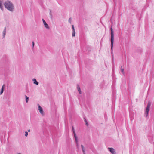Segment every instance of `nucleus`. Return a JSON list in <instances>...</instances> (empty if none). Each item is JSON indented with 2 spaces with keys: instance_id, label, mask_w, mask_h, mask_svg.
Wrapping results in <instances>:
<instances>
[{
  "instance_id": "obj_1",
  "label": "nucleus",
  "mask_w": 154,
  "mask_h": 154,
  "mask_svg": "<svg viewBox=\"0 0 154 154\" xmlns=\"http://www.w3.org/2000/svg\"><path fill=\"white\" fill-rule=\"evenodd\" d=\"M4 6L9 11L12 12L14 8L13 4L9 0L6 1L4 3Z\"/></svg>"
},
{
  "instance_id": "obj_2",
  "label": "nucleus",
  "mask_w": 154,
  "mask_h": 154,
  "mask_svg": "<svg viewBox=\"0 0 154 154\" xmlns=\"http://www.w3.org/2000/svg\"><path fill=\"white\" fill-rule=\"evenodd\" d=\"M111 30V50H112V48L113 47V44L114 42V34L113 30L112 28L111 27L110 28Z\"/></svg>"
},
{
  "instance_id": "obj_3",
  "label": "nucleus",
  "mask_w": 154,
  "mask_h": 154,
  "mask_svg": "<svg viewBox=\"0 0 154 154\" xmlns=\"http://www.w3.org/2000/svg\"><path fill=\"white\" fill-rule=\"evenodd\" d=\"M151 105V103L149 102L147 104V107L146 109L145 113L146 114V116H147L148 112L149 111L150 107Z\"/></svg>"
},
{
  "instance_id": "obj_4",
  "label": "nucleus",
  "mask_w": 154,
  "mask_h": 154,
  "mask_svg": "<svg viewBox=\"0 0 154 154\" xmlns=\"http://www.w3.org/2000/svg\"><path fill=\"white\" fill-rule=\"evenodd\" d=\"M38 110H39L40 112L42 115H44V113L42 108L39 104H38Z\"/></svg>"
},
{
  "instance_id": "obj_5",
  "label": "nucleus",
  "mask_w": 154,
  "mask_h": 154,
  "mask_svg": "<svg viewBox=\"0 0 154 154\" xmlns=\"http://www.w3.org/2000/svg\"><path fill=\"white\" fill-rule=\"evenodd\" d=\"M108 149L110 152L112 154H116L115 150L112 148H109Z\"/></svg>"
},
{
  "instance_id": "obj_6",
  "label": "nucleus",
  "mask_w": 154,
  "mask_h": 154,
  "mask_svg": "<svg viewBox=\"0 0 154 154\" xmlns=\"http://www.w3.org/2000/svg\"><path fill=\"white\" fill-rule=\"evenodd\" d=\"M42 21L44 23V24L45 26V27L47 29H49V27L48 25V24L46 23V22L44 20V19H42Z\"/></svg>"
},
{
  "instance_id": "obj_7",
  "label": "nucleus",
  "mask_w": 154,
  "mask_h": 154,
  "mask_svg": "<svg viewBox=\"0 0 154 154\" xmlns=\"http://www.w3.org/2000/svg\"><path fill=\"white\" fill-rule=\"evenodd\" d=\"M3 3V1L2 0H0V9L2 10H3V6L2 4Z\"/></svg>"
},
{
  "instance_id": "obj_8",
  "label": "nucleus",
  "mask_w": 154,
  "mask_h": 154,
  "mask_svg": "<svg viewBox=\"0 0 154 154\" xmlns=\"http://www.w3.org/2000/svg\"><path fill=\"white\" fill-rule=\"evenodd\" d=\"M6 30V28L5 27L3 32V37L4 38L5 35Z\"/></svg>"
},
{
  "instance_id": "obj_9",
  "label": "nucleus",
  "mask_w": 154,
  "mask_h": 154,
  "mask_svg": "<svg viewBox=\"0 0 154 154\" xmlns=\"http://www.w3.org/2000/svg\"><path fill=\"white\" fill-rule=\"evenodd\" d=\"M5 85H3L2 86V88L1 91L0 95L2 94L3 93V91H4V88H5Z\"/></svg>"
},
{
  "instance_id": "obj_10",
  "label": "nucleus",
  "mask_w": 154,
  "mask_h": 154,
  "mask_svg": "<svg viewBox=\"0 0 154 154\" xmlns=\"http://www.w3.org/2000/svg\"><path fill=\"white\" fill-rule=\"evenodd\" d=\"M32 81L34 82V84L38 85L39 84V82L36 81V80L35 79H32Z\"/></svg>"
},
{
  "instance_id": "obj_11",
  "label": "nucleus",
  "mask_w": 154,
  "mask_h": 154,
  "mask_svg": "<svg viewBox=\"0 0 154 154\" xmlns=\"http://www.w3.org/2000/svg\"><path fill=\"white\" fill-rule=\"evenodd\" d=\"M75 138V140L76 143V146L77 147L79 146V144L78 143V140L77 137H74Z\"/></svg>"
},
{
  "instance_id": "obj_12",
  "label": "nucleus",
  "mask_w": 154,
  "mask_h": 154,
  "mask_svg": "<svg viewBox=\"0 0 154 154\" xmlns=\"http://www.w3.org/2000/svg\"><path fill=\"white\" fill-rule=\"evenodd\" d=\"M81 148L82 149V151L83 152V154H86L85 151V149L83 146L82 145H81Z\"/></svg>"
},
{
  "instance_id": "obj_13",
  "label": "nucleus",
  "mask_w": 154,
  "mask_h": 154,
  "mask_svg": "<svg viewBox=\"0 0 154 154\" xmlns=\"http://www.w3.org/2000/svg\"><path fill=\"white\" fill-rule=\"evenodd\" d=\"M72 130L73 131V133L74 134V137H76L77 136H76V133H75V130L74 129V128L73 126L72 127Z\"/></svg>"
},
{
  "instance_id": "obj_14",
  "label": "nucleus",
  "mask_w": 154,
  "mask_h": 154,
  "mask_svg": "<svg viewBox=\"0 0 154 154\" xmlns=\"http://www.w3.org/2000/svg\"><path fill=\"white\" fill-rule=\"evenodd\" d=\"M26 101V103H27L29 100V98L27 96H25Z\"/></svg>"
},
{
  "instance_id": "obj_15",
  "label": "nucleus",
  "mask_w": 154,
  "mask_h": 154,
  "mask_svg": "<svg viewBox=\"0 0 154 154\" xmlns=\"http://www.w3.org/2000/svg\"><path fill=\"white\" fill-rule=\"evenodd\" d=\"M75 31H72V37H74L75 36Z\"/></svg>"
},
{
  "instance_id": "obj_16",
  "label": "nucleus",
  "mask_w": 154,
  "mask_h": 154,
  "mask_svg": "<svg viewBox=\"0 0 154 154\" xmlns=\"http://www.w3.org/2000/svg\"><path fill=\"white\" fill-rule=\"evenodd\" d=\"M122 66H121V70L123 74H124V69L122 68Z\"/></svg>"
},
{
  "instance_id": "obj_17",
  "label": "nucleus",
  "mask_w": 154,
  "mask_h": 154,
  "mask_svg": "<svg viewBox=\"0 0 154 154\" xmlns=\"http://www.w3.org/2000/svg\"><path fill=\"white\" fill-rule=\"evenodd\" d=\"M49 15L50 16V17L52 19V14H51V10H50V13H49Z\"/></svg>"
},
{
  "instance_id": "obj_18",
  "label": "nucleus",
  "mask_w": 154,
  "mask_h": 154,
  "mask_svg": "<svg viewBox=\"0 0 154 154\" xmlns=\"http://www.w3.org/2000/svg\"><path fill=\"white\" fill-rule=\"evenodd\" d=\"M72 18H69L68 20V21L69 23L70 24L71 23Z\"/></svg>"
},
{
  "instance_id": "obj_19",
  "label": "nucleus",
  "mask_w": 154,
  "mask_h": 154,
  "mask_svg": "<svg viewBox=\"0 0 154 154\" xmlns=\"http://www.w3.org/2000/svg\"><path fill=\"white\" fill-rule=\"evenodd\" d=\"M72 31H75V28H74V26L73 25H72Z\"/></svg>"
},
{
  "instance_id": "obj_20",
  "label": "nucleus",
  "mask_w": 154,
  "mask_h": 154,
  "mask_svg": "<svg viewBox=\"0 0 154 154\" xmlns=\"http://www.w3.org/2000/svg\"><path fill=\"white\" fill-rule=\"evenodd\" d=\"M77 88L78 90H79L81 89L79 86L78 85H77Z\"/></svg>"
},
{
  "instance_id": "obj_21",
  "label": "nucleus",
  "mask_w": 154,
  "mask_h": 154,
  "mask_svg": "<svg viewBox=\"0 0 154 154\" xmlns=\"http://www.w3.org/2000/svg\"><path fill=\"white\" fill-rule=\"evenodd\" d=\"M28 134V132L27 131H26L25 132V136L26 137L27 136Z\"/></svg>"
},
{
  "instance_id": "obj_22",
  "label": "nucleus",
  "mask_w": 154,
  "mask_h": 154,
  "mask_svg": "<svg viewBox=\"0 0 154 154\" xmlns=\"http://www.w3.org/2000/svg\"><path fill=\"white\" fill-rule=\"evenodd\" d=\"M32 47L33 48L34 46V42H32Z\"/></svg>"
},
{
  "instance_id": "obj_23",
  "label": "nucleus",
  "mask_w": 154,
  "mask_h": 154,
  "mask_svg": "<svg viewBox=\"0 0 154 154\" xmlns=\"http://www.w3.org/2000/svg\"><path fill=\"white\" fill-rule=\"evenodd\" d=\"M78 91L80 94H81V89H80L79 90H78Z\"/></svg>"
},
{
  "instance_id": "obj_24",
  "label": "nucleus",
  "mask_w": 154,
  "mask_h": 154,
  "mask_svg": "<svg viewBox=\"0 0 154 154\" xmlns=\"http://www.w3.org/2000/svg\"><path fill=\"white\" fill-rule=\"evenodd\" d=\"M86 125L87 126L88 125V124L87 122H86Z\"/></svg>"
},
{
  "instance_id": "obj_25",
  "label": "nucleus",
  "mask_w": 154,
  "mask_h": 154,
  "mask_svg": "<svg viewBox=\"0 0 154 154\" xmlns=\"http://www.w3.org/2000/svg\"><path fill=\"white\" fill-rule=\"evenodd\" d=\"M85 122H86H86H87L86 120L85 119Z\"/></svg>"
},
{
  "instance_id": "obj_26",
  "label": "nucleus",
  "mask_w": 154,
  "mask_h": 154,
  "mask_svg": "<svg viewBox=\"0 0 154 154\" xmlns=\"http://www.w3.org/2000/svg\"><path fill=\"white\" fill-rule=\"evenodd\" d=\"M28 132H30V130H28Z\"/></svg>"
},
{
  "instance_id": "obj_27",
  "label": "nucleus",
  "mask_w": 154,
  "mask_h": 154,
  "mask_svg": "<svg viewBox=\"0 0 154 154\" xmlns=\"http://www.w3.org/2000/svg\"><path fill=\"white\" fill-rule=\"evenodd\" d=\"M17 154H21L20 153H18Z\"/></svg>"
}]
</instances>
